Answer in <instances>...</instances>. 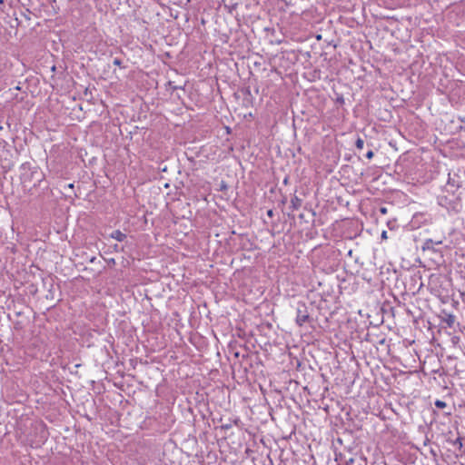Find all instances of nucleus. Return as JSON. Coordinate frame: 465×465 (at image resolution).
I'll return each instance as SVG.
<instances>
[{"instance_id":"nucleus-7","label":"nucleus","mask_w":465,"mask_h":465,"mask_svg":"<svg viewBox=\"0 0 465 465\" xmlns=\"http://www.w3.org/2000/svg\"><path fill=\"white\" fill-rule=\"evenodd\" d=\"M452 444L454 446H458L459 449L460 450L462 448V440L460 437L457 438L455 440L452 441Z\"/></svg>"},{"instance_id":"nucleus-9","label":"nucleus","mask_w":465,"mask_h":465,"mask_svg":"<svg viewBox=\"0 0 465 465\" xmlns=\"http://www.w3.org/2000/svg\"><path fill=\"white\" fill-rule=\"evenodd\" d=\"M373 156H374V153L371 149H370L366 153V158L371 160V159H372Z\"/></svg>"},{"instance_id":"nucleus-14","label":"nucleus","mask_w":465,"mask_h":465,"mask_svg":"<svg viewBox=\"0 0 465 465\" xmlns=\"http://www.w3.org/2000/svg\"><path fill=\"white\" fill-rule=\"evenodd\" d=\"M225 429H229L230 428V425H225L224 426Z\"/></svg>"},{"instance_id":"nucleus-1","label":"nucleus","mask_w":465,"mask_h":465,"mask_svg":"<svg viewBox=\"0 0 465 465\" xmlns=\"http://www.w3.org/2000/svg\"><path fill=\"white\" fill-rule=\"evenodd\" d=\"M309 319L310 313L307 305L304 302H298L296 306V323L302 326Z\"/></svg>"},{"instance_id":"nucleus-8","label":"nucleus","mask_w":465,"mask_h":465,"mask_svg":"<svg viewBox=\"0 0 465 465\" xmlns=\"http://www.w3.org/2000/svg\"><path fill=\"white\" fill-rule=\"evenodd\" d=\"M435 406H436V407H438V408H440V409H443V408H445V407H446V402H445V401H440V400H437V401H435Z\"/></svg>"},{"instance_id":"nucleus-2","label":"nucleus","mask_w":465,"mask_h":465,"mask_svg":"<svg viewBox=\"0 0 465 465\" xmlns=\"http://www.w3.org/2000/svg\"><path fill=\"white\" fill-rule=\"evenodd\" d=\"M442 239L440 240H432L427 239L423 243V250H432L434 245H440L442 243Z\"/></svg>"},{"instance_id":"nucleus-10","label":"nucleus","mask_w":465,"mask_h":465,"mask_svg":"<svg viewBox=\"0 0 465 465\" xmlns=\"http://www.w3.org/2000/svg\"><path fill=\"white\" fill-rule=\"evenodd\" d=\"M113 64L114 65H116V66H121L122 65V61L119 58H114V61H113Z\"/></svg>"},{"instance_id":"nucleus-15","label":"nucleus","mask_w":465,"mask_h":465,"mask_svg":"<svg viewBox=\"0 0 465 465\" xmlns=\"http://www.w3.org/2000/svg\"><path fill=\"white\" fill-rule=\"evenodd\" d=\"M69 187H70V188H73V187H74V184H73V183L69 184Z\"/></svg>"},{"instance_id":"nucleus-4","label":"nucleus","mask_w":465,"mask_h":465,"mask_svg":"<svg viewBox=\"0 0 465 465\" xmlns=\"http://www.w3.org/2000/svg\"><path fill=\"white\" fill-rule=\"evenodd\" d=\"M445 322L449 327H452L455 322V316L453 314H448Z\"/></svg>"},{"instance_id":"nucleus-3","label":"nucleus","mask_w":465,"mask_h":465,"mask_svg":"<svg viewBox=\"0 0 465 465\" xmlns=\"http://www.w3.org/2000/svg\"><path fill=\"white\" fill-rule=\"evenodd\" d=\"M111 238L118 242H124L126 239V234L122 232L120 230H115L111 233Z\"/></svg>"},{"instance_id":"nucleus-5","label":"nucleus","mask_w":465,"mask_h":465,"mask_svg":"<svg viewBox=\"0 0 465 465\" xmlns=\"http://www.w3.org/2000/svg\"><path fill=\"white\" fill-rule=\"evenodd\" d=\"M301 199H299L297 196L292 199L291 203L292 204L293 209H298L301 206Z\"/></svg>"},{"instance_id":"nucleus-6","label":"nucleus","mask_w":465,"mask_h":465,"mask_svg":"<svg viewBox=\"0 0 465 465\" xmlns=\"http://www.w3.org/2000/svg\"><path fill=\"white\" fill-rule=\"evenodd\" d=\"M355 146L358 150H362L364 147V141L361 137H359L355 142Z\"/></svg>"},{"instance_id":"nucleus-12","label":"nucleus","mask_w":465,"mask_h":465,"mask_svg":"<svg viewBox=\"0 0 465 465\" xmlns=\"http://www.w3.org/2000/svg\"><path fill=\"white\" fill-rule=\"evenodd\" d=\"M381 238H382V239H386V238H387V232H386V231H383V232H381Z\"/></svg>"},{"instance_id":"nucleus-13","label":"nucleus","mask_w":465,"mask_h":465,"mask_svg":"<svg viewBox=\"0 0 465 465\" xmlns=\"http://www.w3.org/2000/svg\"><path fill=\"white\" fill-rule=\"evenodd\" d=\"M267 214H268V216H272V210H269V211L267 212Z\"/></svg>"},{"instance_id":"nucleus-11","label":"nucleus","mask_w":465,"mask_h":465,"mask_svg":"<svg viewBox=\"0 0 465 465\" xmlns=\"http://www.w3.org/2000/svg\"><path fill=\"white\" fill-rule=\"evenodd\" d=\"M380 212L382 213V214H386L387 213V208L386 207H381L380 209Z\"/></svg>"}]
</instances>
